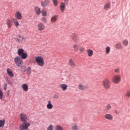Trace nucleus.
I'll return each instance as SVG.
<instances>
[{
  "mask_svg": "<svg viewBox=\"0 0 130 130\" xmlns=\"http://www.w3.org/2000/svg\"><path fill=\"white\" fill-rule=\"evenodd\" d=\"M17 53L19 56L14 58V62L16 67L20 68L23 66L24 62L23 59H26L28 57V54L25 52V50L23 48H19L17 50ZM21 56V57H20Z\"/></svg>",
  "mask_w": 130,
  "mask_h": 130,
  "instance_id": "obj_1",
  "label": "nucleus"
},
{
  "mask_svg": "<svg viewBox=\"0 0 130 130\" xmlns=\"http://www.w3.org/2000/svg\"><path fill=\"white\" fill-rule=\"evenodd\" d=\"M102 85L104 89H105L106 90H108L110 89L111 83L110 82V80L108 78H106L103 80Z\"/></svg>",
  "mask_w": 130,
  "mask_h": 130,
  "instance_id": "obj_2",
  "label": "nucleus"
},
{
  "mask_svg": "<svg viewBox=\"0 0 130 130\" xmlns=\"http://www.w3.org/2000/svg\"><path fill=\"white\" fill-rule=\"evenodd\" d=\"M35 61L39 67L44 66V59L41 56H38L35 57Z\"/></svg>",
  "mask_w": 130,
  "mask_h": 130,
  "instance_id": "obj_3",
  "label": "nucleus"
},
{
  "mask_svg": "<svg viewBox=\"0 0 130 130\" xmlns=\"http://www.w3.org/2000/svg\"><path fill=\"white\" fill-rule=\"evenodd\" d=\"M71 38L72 39L73 41L76 43L80 42V37H79L78 34L76 33L72 34L71 35Z\"/></svg>",
  "mask_w": 130,
  "mask_h": 130,
  "instance_id": "obj_4",
  "label": "nucleus"
},
{
  "mask_svg": "<svg viewBox=\"0 0 130 130\" xmlns=\"http://www.w3.org/2000/svg\"><path fill=\"white\" fill-rule=\"evenodd\" d=\"M121 80V76H120V75H117L113 77L112 81L114 84H118V83L120 82Z\"/></svg>",
  "mask_w": 130,
  "mask_h": 130,
  "instance_id": "obj_5",
  "label": "nucleus"
},
{
  "mask_svg": "<svg viewBox=\"0 0 130 130\" xmlns=\"http://www.w3.org/2000/svg\"><path fill=\"white\" fill-rule=\"evenodd\" d=\"M31 125V123L24 122L23 124L20 125V130L28 129V127Z\"/></svg>",
  "mask_w": 130,
  "mask_h": 130,
  "instance_id": "obj_6",
  "label": "nucleus"
},
{
  "mask_svg": "<svg viewBox=\"0 0 130 130\" xmlns=\"http://www.w3.org/2000/svg\"><path fill=\"white\" fill-rule=\"evenodd\" d=\"M20 118L21 121H22V122H27V121L28 120V116H27V115L23 113L20 114Z\"/></svg>",
  "mask_w": 130,
  "mask_h": 130,
  "instance_id": "obj_7",
  "label": "nucleus"
},
{
  "mask_svg": "<svg viewBox=\"0 0 130 130\" xmlns=\"http://www.w3.org/2000/svg\"><path fill=\"white\" fill-rule=\"evenodd\" d=\"M37 28L39 32H42V31H43L44 29H45V25H44V24L41 22H39L37 25Z\"/></svg>",
  "mask_w": 130,
  "mask_h": 130,
  "instance_id": "obj_8",
  "label": "nucleus"
},
{
  "mask_svg": "<svg viewBox=\"0 0 130 130\" xmlns=\"http://www.w3.org/2000/svg\"><path fill=\"white\" fill-rule=\"evenodd\" d=\"M66 2H61L59 5V9L61 11V13H64V11H66Z\"/></svg>",
  "mask_w": 130,
  "mask_h": 130,
  "instance_id": "obj_9",
  "label": "nucleus"
},
{
  "mask_svg": "<svg viewBox=\"0 0 130 130\" xmlns=\"http://www.w3.org/2000/svg\"><path fill=\"white\" fill-rule=\"evenodd\" d=\"M104 118L105 119H107V120H109L110 121L113 120V116L109 113L105 114Z\"/></svg>",
  "mask_w": 130,
  "mask_h": 130,
  "instance_id": "obj_10",
  "label": "nucleus"
},
{
  "mask_svg": "<svg viewBox=\"0 0 130 130\" xmlns=\"http://www.w3.org/2000/svg\"><path fill=\"white\" fill-rule=\"evenodd\" d=\"M49 0H44V1H41V5L43 8H46L49 5Z\"/></svg>",
  "mask_w": 130,
  "mask_h": 130,
  "instance_id": "obj_11",
  "label": "nucleus"
},
{
  "mask_svg": "<svg viewBox=\"0 0 130 130\" xmlns=\"http://www.w3.org/2000/svg\"><path fill=\"white\" fill-rule=\"evenodd\" d=\"M17 40L19 43H23V41L26 40V37L23 36H19L17 38Z\"/></svg>",
  "mask_w": 130,
  "mask_h": 130,
  "instance_id": "obj_12",
  "label": "nucleus"
},
{
  "mask_svg": "<svg viewBox=\"0 0 130 130\" xmlns=\"http://www.w3.org/2000/svg\"><path fill=\"white\" fill-rule=\"evenodd\" d=\"M6 24L8 27V28H12L13 27V19H7Z\"/></svg>",
  "mask_w": 130,
  "mask_h": 130,
  "instance_id": "obj_13",
  "label": "nucleus"
},
{
  "mask_svg": "<svg viewBox=\"0 0 130 130\" xmlns=\"http://www.w3.org/2000/svg\"><path fill=\"white\" fill-rule=\"evenodd\" d=\"M15 18H16L17 20H22V14H21L20 12L17 11L16 12H15Z\"/></svg>",
  "mask_w": 130,
  "mask_h": 130,
  "instance_id": "obj_14",
  "label": "nucleus"
},
{
  "mask_svg": "<svg viewBox=\"0 0 130 130\" xmlns=\"http://www.w3.org/2000/svg\"><path fill=\"white\" fill-rule=\"evenodd\" d=\"M46 107L47 109H49V110H51V109H52V108H53V105H52V104H51V101H48Z\"/></svg>",
  "mask_w": 130,
  "mask_h": 130,
  "instance_id": "obj_15",
  "label": "nucleus"
},
{
  "mask_svg": "<svg viewBox=\"0 0 130 130\" xmlns=\"http://www.w3.org/2000/svg\"><path fill=\"white\" fill-rule=\"evenodd\" d=\"M7 74L8 75V76H9V77H11V78H13V77H14V73H13L12 69L10 68L7 69Z\"/></svg>",
  "mask_w": 130,
  "mask_h": 130,
  "instance_id": "obj_16",
  "label": "nucleus"
},
{
  "mask_svg": "<svg viewBox=\"0 0 130 130\" xmlns=\"http://www.w3.org/2000/svg\"><path fill=\"white\" fill-rule=\"evenodd\" d=\"M60 88L62 90V91H66L68 90V85L66 84H61L59 85Z\"/></svg>",
  "mask_w": 130,
  "mask_h": 130,
  "instance_id": "obj_17",
  "label": "nucleus"
},
{
  "mask_svg": "<svg viewBox=\"0 0 130 130\" xmlns=\"http://www.w3.org/2000/svg\"><path fill=\"white\" fill-rule=\"evenodd\" d=\"M57 20H58V16L57 15H54L51 18V22L52 23H56V22H57Z\"/></svg>",
  "mask_w": 130,
  "mask_h": 130,
  "instance_id": "obj_18",
  "label": "nucleus"
},
{
  "mask_svg": "<svg viewBox=\"0 0 130 130\" xmlns=\"http://www.w3.org/2000/svg\"><path fill=\"white\" fill-rule=\"evenodd\" d=\"M86 53H87L88 56H89V57H91L93 55V54L94 53V51H93V50H92L90 49H88L86 50Z\"/></svg>",
  "mask_w": 130,
  "mask_h": 130,
  "instance_id": "obj_19",
  "label": "nucleus"
},
{
  "mask_svg": "<svg viewBox=\"0 0 130 130\" xmlns=\"http://www.w3.org/2000/svg\"><path fill=\"white\" fill-rule=\"evenodd\" d=\"M110 2H108L105 4L104 9L105 10V11H108V10H109V9H110Z\"/></svg>",
  "mask_w": 130,
  "mask_h": 130,
  "instance_id": "obj_20",
  "label": "nucleus"
},
{
  "mask_svg": "<svg viewBox=\"0 0 130 130\" xmlns=\"http://www.w3.org/2000/svg\"><path fill=\"white\" fill-rule=\"evenodd\" d=\"M69 63L71 67L72 68H76L77 67V65L76 64V63L74 62V60L73 59H70L69 61Z\"/></svg>",
  "mask_w": 130,
  "mask_h": 130,
  "instance_id": "obj_21",
  "label": "nucleus"
},
{
  "mask_svg": "<svg viewBox=\"0 0 130 130\" xmlns=\"http://www.w3.org/2000/svg\"><path fill=\"white\" fill-rule=\"evenodd\" d=\"M35 12H36V14H37L38 15H39L40 14H41V10L39 7H35Z\"/></svg>",
  "mask_w": 130,
  "mask_h": 130,
  "instance_id": "obj_22",
  "label": "nucleus"
},
{
  "mask_svg": "<svg viewBox=\"0 0 130 130\" xmlns=\"http://www.w3.org/2000/svg\"><path fill=\"white\" fill-rule=\"evenodd\" d=\"M12 21H13L14 26L18 28L19 27V21H18V20L16 18H12Z\"/></svg>",
  "mask_w": 130,
  "mask_h": 130,
  "instance_id": "obj_23",
  "label": "nucleus"
},
{
  "mask_svg": "<svg viewBox=\"0 0 130 130\" xmlns=\"http://www.w3.org/2000/svg\"><path fill=\"white\" fill-rule=\"evenodd\" d=\"M24 72H26L27 75H28V76H30L32 72L31 67H28L25 70H24Z\"/></svg>",
  "mask_w": 130,
  "mask_h": 130,
  "instance_id": "obj_24",
  "label": "nucleus"
},
{
  "mask_svg": "<svg viewBox=\"0 0 130 130\" xmlns=\"http://www.w3.org/2000/svg\"><path fill=\"white\" fill-rule=\"evenodd\" d=\"M72 130H79V126H78V124L74 123L72 124L71 127Z\"/></svg>",
  "mask_w": 130,
  "mask_h": 130,
  "instance_id": "obj_25",
  "label": "nucleus"
},
{
  "mask_svg": "<svg viewBox=\"0 0 130 130\" xmlns=\"http://www.w3.org/2000/svg\"><path fill=\"white\" fill-rule=\"evenodd\" d=\"M22 88L24 92H27L28 90V85L26 84H23L22 85Z\"/></svg>",
  "mask_w": 130,
  "mask_h": 130,
  "instance_id": "obj_26",
  "label": "nucleus"
},
{
  "mask_svg": "<svg viewBox=\"0 0 130 130\" xmlns=\"http://www.w3.org/2000/svg\"><path fill=\"white\" fill-rule=\"evenodd\" d=\"M73 48H74L75 51L78 52L79 51V45H78L77 44H75L73 45Z\"/></svg>",
  "mask_w": 130,
  "mask_h": 130,
  "instance_id": "obj_27",
  "label": "nucleus"
},
{
  "mask_svg": "<svg viewBox=\"0 0 130 130\" xmlns=\"http://www.w3.org/2000/svg\"><path fill=\"white\" fill-rule=\"evenodd\" d=\"M116 48L117 49H121L122 48V45H121V43H118L116 44Z\"/></svg>",
  "mask_w": 130,
  "mask_h": 130,
  "instance_id": "obj_28",
  "label": "nucleus"
},
{
  "mask_svg": "<svg viewBox=\"0 0 130 130\" xmlns=\"http://www.w3.org/2000/svg\"><path fill=\"white\" fill-rule=\"evenodd\" d=\"M78 89H79V90H85V86H84V85H83V84L82 83H79L78 85Z\"/></svg>",
  "mask_w": 130,
  "mask_h": 130,
  "instance_id": "obj_29",
  "label": "nucleus"
},
{
  "mask_svg": "<svg viewBox=\"0 0 130 130\" xmlns=\"http://www.w3.org/2000/svg\"><path fill=\"white\" fill-rule=\"evenodd\" d=\"M124 46H127L128 45V41L127 40H124L122 42Z\"/></svg>",
  "mask_w": 130,
  "mask_h": 130,
  "instance_id": "obj_30",
  "label": "nucleus"
},
{
  "mask_svg": "<svg viewBox=\"0 0 130 130\" xmlns=\"http://www.w3.org/2000/svg\"><path fill=\"white\" fill-rule=\"evenodd\" d=\"M110 109H111V105L110 104H108L107 105L105 109V111H106L107 112L109 111V110H110Z\"/></svg>",
  "mask_w": 130,
  "mask_h": 130,
  "instance_id": "obj_31",
  "label": "nucleus"
},
{
  "mask_svg": "<svg viewBox=\"0 0 130 130\" xmlns=\"http://www.w3.org/2000/svg\"><path fill=\"white\" fill-rule=\"evenodd\" d=\"M56 130H63V127L60 125H57L55 127Z\"/></svg>",
  "mask_w": 130,
  "mask_h": 130,
  "instance_id": "obj_32",
  "label": "nucleus"
},
{
  "mask_svg": "<svg viewBox=\"0 0 130 130\" xmlns=\"http://www.w3.org/2000/svg\"><path fill=\"white\" fill-rule=\"evenodd\" d=\"M53 5H54V7H57L58 6V1L57 0H52Z\"/></svg>",
  "mask_w": 130,
  "mask_h": 130,
  "instance_id": "obj_33",
  "label": "nucleus"
},
{
  "mask_svg": "<svg viewBox=\"0 0 130 130\" xmlns=\"http://www.w3.org/2000/svg\"><path fill=\"white\" fill-rule=\"evenodd\" d=\"M41 14H42V16L43 17H46V16H47V12L45 10H43L41 11Z\"/></svg>",
  "mask_w": 130,
  "mask_h": 130,
  "instance_id": "obj_34",
  "label": "nucleus"
},
{
  "mask_svg": "<svg viewBox=\"0 0 130 130\" xmlns=\"http://www.w3.org/2000/svg\"><path fill=\"white\" fill-rule=\"evenodd\" d=\"M4 125H5V120H1L0 127H4Z\"/></svg>",
  "mask_w": 130,
  "mask_h": 130,
  "instance_id": "obj_35",
  "label": "nucleus"
},
{
  "mask_svg": "<svg viewBox=\"0 0 130 130\" xmlns=\"http://www.w3.org/2000/svg\"><path fill=\"white\" fill-rule=\"evenodd\" d=\"M110 52V47L108 46L106 48V54H108Z\"/></svg>",
  "mask_w": 130,
  "mask_h": 130,
  "instance_id": "obj_36",
  "label": "nucleus"
},
{
  "mask_svg": "<svg viewBox=\"0 0 130 130\" xmlns=\"http://www.w3.org/2000/svg\"><path fill=\"white\" fill-rule=\"evenodd\" d=\"M125 96L128 98H130V90L126 91V93L125 94Z\"/></svg>",
  "mask_w": 130,
  "mask_h": 130,
  "instance_id": "obj_37",
  "label": "nucleus"
},
{
  "mask_svg": "<svg viewBox=\"0 0 130 130\" xmlns=\"http://www.w3.org/2000/svg\"><path fill=\"white\" fill-rule=\"evenodd\" d=\"M47 130H53V125H52V124H50V125L48 126V127Z\"/></svg>",
  "mask_w": 130,
  "mask_h": 130,
  "instance_id": "obj_38",
  "label": "nucleus"
},
{
  "mask_svg": "<svg viewBox=\"0 0 130 130\" xmlns=\"http://www.w3.org/2000/svg\"><path fill=\"white\" fill-rule=\"evenodd\" d=\"M79 51L80 52H84L85 51V48L82 46L79 47Z\"/></svg>",
  "mask_w": 130,
  "mask_h": 130,
  "instance_id": "obj_39",
  "label": "nucleus"
},
{
  "mask_svg": "<svg viewBox=\"0 0 130 130\" xmlns=\"http://www.w3.org/2000/svg\"><path fill=\"white\" fill-rule=\"evenodd\" d=\"M42 21H43L45 23H47V19L45 16H44L43 18H42Z\"/></svg>",
  "mask_w": 130,
  "mask_h": 130,
  "instance_id": "obj_40",
  "label": "nucleus"
},
{
  "mask_svg": "<svg viewBox=\"0 0 130 130\" xmlns=\"http://www.w3.org/2000/svg\"><path fill=\"white\" fill-rule=\"evenodd\" d=\"M3 96L4 94L3 93V91L0 89V100H2V99H3Z\"/></svg>",
  "mask_w": 130,
  "mask_h": 130,
  "instance_id": "obj_41",
  "label": "nucleus"
},
{
  "mask_svg": "<svg viewBox=\"0 0 130 130\" xmlns=\"http://www.w3.org/2000/svg\"><path fill=\"white\" fill-rule=\"evenodd\" d=\"M114 72L116 74H119L120 73V69L117 68L114 70Z\"/></svg>",
  "mask_w": 130,
  "mask_h": 130,
  "instance_id": "obj_42",
  "label": "nucleus"
},
{
  "mask_svg": "<svg viewBox=\"0 0 130 130\" xmlns=\"http://www.w3.org/2000/svg\"><path fill=\"white\" fill-rule=\"evenodd\" d=\"M19 68H20L22 70V71H26V67L25 66H23V65H21V67H20Z\"/></svg>",
  "mask_w": 130,
  "mask_h": 130,
  "instance_id": "obj_43",
  "label": "nucleus"
},
{
  "mask_svg": "<svg viewBox=\"0 0 130 130\" xmlns=\"http://www.w3.org/2000/svg\"><path fill=\"white\" fill-rule=\"evenodd\" d=\"M3 87H4V90H5L6 91L7 90V87H8V85H7V83H5L3 85Z\"/></svg>",
  "mask_w": 130,
  "mask_h": 130,
  "instance_id": "obj_44",
  "label": "nucleus"
},
{
  "mask_svg": "<svg viewBox=\"0 0 130 130\" xmlns=\"http://www.w3.org/2000/svg\"><path fill=\"white\" fill-rule=\"evenodd\" d=\"M64 2L66 3V4H69L70 0H64Z\"/></svg>",
  "mask_w": 130,
  "mask_h": 130,
  "instance_id": "obj_45",
  "label": "nucleus"
},
{
  "mask_svg": "<svg viewBox=\"0 0 130 130\" xmlns=\"http://www.w3.org/2000/svg\"><path fill=\"white\" fill-rule=\"evenodd\" d=\"M54 97V98L57 99V98H58V95H55Z\"/></svg>",
  "mask_w": 130,
  "mask_h": 130,
  "instance_id": "obj_46",
  "label": "nucleus"
},
{
  "mask_svg": "<svg viewBox=\"0 0 130 130\" xmlns=\"http://www.w3.org/2000/svg\"><path fill=\"white\" fill-rule=\"evenodd\" d=\"M115 112L116 113H117L116 111H115Z\"/></svg>",
  "mask_w": 130,
  "mask_h": 130,
  "instance_id": "obj_47",
  "label": "nucleus"
}]
</instances>
